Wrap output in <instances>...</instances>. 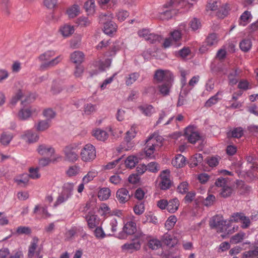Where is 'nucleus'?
Returning <instances> with one entry per match:
<instances>
[{
    "instance_id": "nucleus-20",
    "label": "nucleus",
    "mask_w": 258,
    "mask_h": 258,
    "mask_svg": "<svg viewBox=\"0 0 258 258\" xmlns=\"http://www.w3.org/2000/svg\"><path fill=\"white\" fill-rule=\"evenodd\" d=\"M138 108L140 112L146 116H151L155 112L154 107L150 104H143L138 106Z\"/></svg>"
},
{
    "instance_id": "nucleus-39",
    "label": "nucleus",
    "mask_w": 258,
    "mask_h": 258,
    "mask_svg": "<svg viewBox=\"0 0 258 258\" xmlns=\"http://www.w3.org/2000/svg\"><path fill=\"white\" fill-rule=\"evenodd\" d=\"M138 162V158L136 156H130L125 160V164L127 167L133 168L135 167Z\"/></svg>"
},
{
    "instance_id": "nucleus-54",
    "label": "nucleus",
    "mask_w": 258,
    "mask_h": 258,
    "mask_svg": "<svg viewBox=\"0 0 258 258\" xmlns=\"http://www.w3.org/2000/svg\"><path fill=\"white\" fill-rule=\"evenodd\" d=\"M163 46L165 48H168L170 46H173L174 47H177L181 45V43L176 44L170 36L168 38H166L163 43Z\"/></svg>"
},
{
    "instance_id": "nucleus-56",
    "label": "nucleus",
    "mask_w": 258,
    "mask_h": 258,
    "mask_svg": "<svg viewBox=\"0 0 258 258\" xmlns=\"http://www.w3.org/2000/svg\"><path fill=\"white\" fill-rule=\"evenodd\" d=\"M80 171V168L77 165H74L70 167L67 171V174L70 176L72 177L77 175Z\"/></svg>"
},
{
    "instance_id": "nucleus-58",
    "label": "nucleus",
    "mask_w": 258,
    "mask_h": 258,
    "mask_svg": "<svg viewBox=\"0 0 258 258\" xmlns=\"http://www.w3.org/2000/svg\"><path fill=\"white\" fill-rule=\"evenodd\" d=\"M43 116L50 121L51 119L53 118L56 115L55 111L51 108H47L44 110L43 112Z\"/></svg>"
},
{
    "instance_id": "nucleus-46",
    "label": "nucleus",
    "mask_w": 258,
    "mask_h": 258,
    "mask_svg": "<svg viewBox=\"0 0 258 258\" xmlns=\"http://www.w3.org/2000/svg\"><path fill=\"white\" fill-rule=\"evenodd\" d=\"M239 76L236 70L233 71L228 75L229 83L231 85H235L238 81Z\"/></svg>"
},
{
    "instance_id": "nucleus-42",
    "label": "nucleus",
    "mask_w": 258,
    "mask_h": 258,
    "mask_svg": "<svg viewBox=\"0 0 258 258\" xmlns=\"http://www.w3.org/2000/svg\"><path fill=\"white\" fill-rule=\"evenodd\" d=\"M140 74L138 73L135 72L130 74L128 77L126 78L125 84L127 86H131L139 78Z\"/></svg>"
},
{
    "instance_id": "nucleus-6",
    "label": "nucleus",
    "mask_w": 258,
    "mask_h": 258,
    "mask_svg": "<svg viewBox=\"0 0 258 258\" xmlns=\"http://www.w3.org/2000/svg\"><path fill=\"white\" fill-rule=\"evenodd\" d=\"M96 154L95 147L92 145L88 144L82 150L80 156L84 162H88L93 161L95 158Z\"/></svg>"
},
{
    "instance_id": "nucleus-23",
    "label": "nucleus",
    "mask_w": 258,
    "mask_h": 258,
    "mask_svg": "<svg viewBox=\"0 0 258 258\" xmlns=\"http://www.w3.org/2000/svg\"><path fill=\"white\" fill-rule=\"evenodd\" d=\"M71 61L76 64L81 63L84 59V53L80 51H75L70 56Z\"/></svg>"
},
{
    "instance_id": "nucleus-62",
    "label": "nucleus",
    "mask_w": 258,
    "mask_h": 258,
    "mask_svg": "<svg viewBox=\"0 0 258 258\" xmlns=\"http://www.w3.org/2000/svg\"><path fill=\"white\" fill-rule=\"evenodd\" d=\"M18 234H30L31 233V229L28 226H19L16 230Z\"/></svg>"
},
{
    "instance_id": "nucleus-57",
    "label": "nucleus",
    "mask_w": 258,
    "mask_h": 258,
    "mask_svg": "<svg viewBox=\"0 0 258 258\" xmlns=\"http://www.w3.org/2000/svg\"><path fill=\"white\" fill-rule=\"evenodd\" d=\"M228 12V8L227 5L219 7L217 12V16L221 18H224L227 15Z\"/></svg>"
},
{
    "instance_id": "nucleus-12",
    "label": "nucleus",
    "mask_w": 258,
    "mask_h": 258,
    "mask_svg": "<svg viewBox=\"0 0 258 258\" xmlns=\"http://www.w3.org/2000/svg\"><path fill=\"white\" fill-rule=\"evenodd\" d=\"M137 230L136 223L133 221H129L125 223L123 227L122 233H119L120 238H124V233L127 235H132Z\"/></svg>"
},
{
    "instance_id": "nucleus-7",
    "label": "nucleus",
    "mask_w": 258,
    "mask_h": 258,
    "mask_svg": "<svg viewBox=\"0 0 258 258\" xmlns=\"http://www.w3.org/2000/svg\"><path fill=\"white\" fill-rule=\"evenodd\" d=\"M137 134V130L135 126H132L130 130H128L126 133L125 137V142L126 143V145H124V144L122 145V149L124 151H128L131 150L134 146V143L131 142V141L134 139Z\"/></svg>"
},
{
    "instance_id": "nucleus-44",
    "label": "nucleus",
    "mask_w": 258,
    "mask_h": 258,
    "mask_svg": "<svg viewBox=\"0 0 258 258\" xmlns=\"http://www.w3.org/2000/svg\"><path fill=\"white\" fill-rule=\"evenodd\" d=\"M174 14L175 13L171 10H166L159 12L158 17L161 20H168L171 18Z\"/></svg>"
},
{
    "instance_id": "nucleus-49",
    "label": "nucleus",
    "mask_w": 258,
    "mask_h": 258,
    "mask_svg": "<svg viewBox=\"0 0 258 258\" xmlns=\"http://www.w3.org/2000/svg\"><path fill=\"white\" fill-rule=\"evenodd\" d=\"M189 28L192 31H196L201 27V23L199 19L194 18L189 23Z\"/></svg>"
},
{
    "instance_id": "nucleus-11",
    "label": "nucleus",
    "mask_w": 258,
    "mask_h": 258,
    "mask_svg": "<svg viewBox=\"0 0 258 258\" xmlns=\"http://www.w3.org/2000/svg\"><path fill=\"white\" fill-rule=\"evenodd\" d=\"M161 181L160 186L161 189L166 190L170 188L171 181L170 179V170L166 169L162 171L160 173Z\"/></svg>"
},
{
    "instance_id": "nucleus-61",
    "label": "nucleus",
    "mask_w": 258,
    "mask_h": 258,
    "mask_svg": "<svg viewBox=\"0 0 258 258\" xmlns=\"http://www.w3.org/2000/svg\"><path fill=\"white\" fill-rule=\"evenodd\" d=\"M145 211V206L144 203H140L136 205L134 208V211L137 215L142 214Z\"/></svg>"
},
{
    "instance_id": "nucleus-51",
    "label": "nucleus",
    "mask_w": 258,
    "mask_h": 258,
    "mask_svg": "<svg viewBox=\"0 0 258 258\" xmlns=\"http://www.w3.org/2000/svg\"><path fill=\"white\" fill-rule=\"evenodd\" d=\"M239 46L242 51H248L251 47V42L249 39H244L240 43Z\"/></svg>"
},
{
    "instance_id": "nucleus-48",
    "label": "nucleus",
    "mask_w": 258,
    "mask_h": 258,
    "mask_svg": "<svg viewBox=\"0 0 258 258\" xmlns=\"http://www.w3.org/2000/svg\"><path fill=\"white\" fill-rule=\"evenodd\" d=\"M221 93L218 92L215 95L210 98L206 102L205 106L207 107H211L213 105L216 104L221 98L218 97Z\"/></svg>"
},
{
    "instance_id": "nucleus-18",
    "label": "nucleus",
    "mask_w": 258,
    "mask_h": 258,
    "mask_svg": "<svg viewBox=\"0 0 258 258\" xmlns=\"http://www.w3.org/2000/svg\"><path fill=\"white\" fill-rule=\"evenodd\" d=\"M21 138L29 143H33L38 140V135L30 130L27 131L21 135Z\"/></svg>"
},
{
    "instance_id": "nucleus-19",
    "label": "nucleus",
    "mask_w": 258,
    "mask_h": 258,
    "mask_svg": "<svg viewBox=\"0 0 258 258\" xmlns=\"http://www.w3.org/2000/svg\"><path fill=\"white\" fill-rule=\"evenodd\" d=\"M86 219L90 229H94L99 224V220L96 215L88 213L86 216Z\"/></svg>"
},
{
    "instance_id": "nucleus-26",
    "label": "nucleus",
    "mask_w": 258,
    "mask_h": 258,
    "mask_svg": "<svg viewBox=\"0 0 258 258\" xmlns=\"http://www.w3.org/2000/svg\"><path fill=\"white\" fill-rule=\"evenodd\" d=\"M252 19V15L250 12L245 11L240 16L239 24L242 26H245L249 23Z\"/></svg>"
},
{
    "instance_id": "nucleus-59",
    "label": "nucleus",
    "mask_w": 258,
    "mask_h": 258,
    "mask_svg": "<svg viewBox=\"0 0 258 258\" xmlns=\"http://www.w3.org/2000/svg\"><path fill=\"white\" fill-rule=\"evenodd\" d=\"M128 16L129 14L128 12L122 10H119L116 14V17L119 22L124 21Z\"/></svg>"
},
{
    "instance_id": "nucleus-38",
    "label": "nucleus",
    "mask_w": 258,
    "mask_h": 258,
    "mask_svg": "<svg viewBox=\"0 0 258 258\" xmlns=\"http://www.w3.org/2000/svg\"><path fill=\"white\" fill-rule=\"evenodd\" d=\"M99 210L101 212V214L104 216H109V215H118L117 213L119 212H111L110 208L106 204H102L99 208Z\"/></svg>"
},
{
    "instance_id": "nucleus-35",
    "label": "nucleus",
    "mask_w": 258,
    "mask_h": 258,
    "mask_svg": "<svg viewBox=\"0 0 258 258\" xmlns=\"http://www.w3.org/2000/svg\"><path fill=\"white\" fill-rule=\"evenodd\" d=\"M80 12V9L78 5H74L67 10V14L70 18H74L78 16Z\"/></svg>"
},
{
    "instance_id": "nucleus-22",
    "label": "nucleus",
    "mask_w": 258,
    "mask_h": 258,
    "mask_svg": "<svg viewBox=\"0 0 258 258\" xmlns=\"http://www.w3.org/2000/svg\"><path fill=\"white\" fill-rule=\"evenodd\" d=\"M95 8L94 0H88L84 5V8L88 16H93L95 14Z\"/></svg>"
},
{
    "instance_id": "nucleus-34",
    "label": "nucleus",
    "mask_w": 258,
    "mask_h": 258,
    "mask_svg": "<svg viewBox=\"0 0 258 258\" xmlns=\"http://www.w3.org/2000/svg\"><path fill=\"white\" fill-rule=\"evenodd\" d=\"M197 1L198 0H171V3L175 7H182L186 4L193 5L196 4Z\"/></svg>"
},
{
    "instance_id": "nucleus-29",
    "label": "nucleus",
    "mask_w": 258,
    "mask_h": 258,
    "mask_svg": "<svg viewBox=\"0 0 258 258\" xmlns=\"http://www.w3.org/2000/svg\"><path fill=\"white\" fill-rule=\"evenodd\" d=\"M39 239L37 237H34L31 241L28 248V256L29 258H32L34 255L35 250L38 246Z\"/></svg>"
},
{
    "instance_id": "nucleus-13",
    "label": "nucleus",
    "mask_w": 258,
    "mask_h": 258,
    "mask_svg": "<svg viewBox=\"0 0 258 258\" xmlns=\"http://www.w3.org/2000/svg\"><path fill=\"white\" fill-rule=\"evenodd\" d=\"M116 198L120 204H124L130 199L129 191L125 188H120L116 191Z\"/></svg>"
},
{
    "instance_id": "nucleus-47",
    "label": "nucleus",
    "mask_w": 258,
    "mask_h": 258,
    "mask_svg": "<svg viewBox=\"0 0 258 258\" xmlns=\"http://www.w3.org/2000/svg\"><path fill=\"white\" fill-rule=\"evenodd\" d=\"M232 188L231 187L226 185L220 189L219 195L221 197L225 198L230 197L232 195Z\"/></svg>"
},
{
    "instance_id": "nucleus-9",
    "label": "nucleus",
    "mask_w": 258,
    "mask_h": 258,
    "mask_svg": "<svg viewBox=\"0 0 258 258\" xmlns=\"http://www.w3.org/2000/svg\"><path fill=\"white\" fill-rule=\"evenodd\" d=\"M107 16L106 14H101L100 15V21L102 23L104 24V32L108 35H111L116 31L117 26L116 24L112 21L106 22L104 23L103 20L105 19Z\"/></svg>"
},
{
    "instance_id": "nucleus-33",
    "label": "nucleus",
    "mask_w": 258,
    "mask_h": 258,
    "mask_svg": "<svg viewBox=\"0 0 258 258\" xmlns=\"http://www.w3.org/2000/svg\"><path fill=\"white\" fill-rule=\"evenodd\" d=\"M111 195V190L108 187L101 188L98 193V197L101 201H105L109 198Z\"/></svg>"
},
{
    "instance_id": "nucleus-32",
    "label": "nucleus",
    "mask_w": 258,
    "mask_h": 258,
    "mask_svg": "<svg viewBox=\"0 0 258 258\" xmlns=\"http://www.w3.org/2000/svg\"><path fill=\"white\" fill-rule=\"evenodd\" d=\"M50 126V121L48 120H41L35 124L37 131L43 132Z\"/></svg>"
},
{
    "instance_id": "nucleus-27",
    "label": "nucleus",
    "mask_w": 258,
    "mask_h": 258,
    "mask_svg": "<svg viewBox=\"0 0 258 258\" xmlns=\"http://www.w3.org/2000/svg\"><path fill=\"white\" fill-rule=\"evenodd\" d=\"M59 31L63 37H67L74 33L75 29L73 26L65 24L60 27Z\"/></svg>"
},
{
    "instance_id": "nucleus-37",
    "label": "nucleus",
    "mask_w": 258,
    "mask_h": 258,
    "mask_svg": "<svg viewBox=\"0 0 258 258\" xmlns=\"http://www.w3.org/2000/svg\"><path fill=\"white\" fill-rule=\"evenodd\" d=\"M98 172L96 170L93 169L89 171L86 175H85L82 178V181L84 183H88L91 182L93 179L97 176Z\"/></svg>"
},
{
    "instance_id": "nucleus-24",
    "label": "nucleus",
    "mask_w": 258,
    "mask_h": 258,
    "mask_svg": "<svg viewBox=\"0 0 258 258\" xmlns=\"http://www.w3.org/2000/svg\"><path fill=\"white\" fill-rule=\"evenodd\" d=\"M29 176L27 174H22L14 178V181L20 187H25L29 181Z\"/></svg>"
},
{
    "instance_id": "nucleus-14",
    "label": "nucleus",
    "mask_w": 258,
    "mask_h": 258,
    "mask_svg": "<svg viewBox=\"0 0 258 258\" xmlns=\"http://www.w3.org/2000/svg\"><path fill=\"white\" fill-rule=\"evenodd\" d=\"M227 220H224L220 215L214 216L210 221V225L212 228H223V226L226 224Z\"/></svg>"
},
{
    "instance_id": "nucleus-55",
    "label": "nucleus",
    "mask_w": 258,
    "mask_h": 258,
    "mask_svg": "<svg viewBox=\"0 0 258 258\" xmlns=\"http://www.w3.org/2000/svg\"><path fill=\"white\" fill-rule=\"evenodd\" d=\"M181 32L179 31V30H177L176 29L174 30L173 31L170 32V37L173 40L176 44L177 43H181L179 42V40L181 38Z\"/></svg>"
},
{
    "instance_id": "nucleus-28",
    "label": "nucleus",
    "mask_w": 258,
    "mask_h": 258,
    "mask_svg": "<svg viewBox=\"0 0 258 258\" xmlns=\"http://www.w3.org/2000/svg\"><path fill=\"white\" fill-rule=\"evenodd\" d=\"M179 202L177 198H174L168 202L167 211L170 213H175L178 209Z\"/></svg>"
},
{
    "instance_id": "nucleus-17",
    "label": "nucleus",
    "mask_w": 258,
    "mask_h": 258,
    "mask_svg": "<svg viewBox=\"0 0 258 258\" xmlns=\"http://www.w3.org/2000/svg\"><path fill=\"white\" fill-rule=\"evenodd\" d=\"M218 37L216 34L212 33L210 34L206 38L205 41V46H203L202 49H208L211 46H215L218 43Z\"/></svg>"
},
{
    "instance_id": "nucleus-25",
    "label": "nucleus",
    "mask_w": 258,
    "mask_h": 258,
    "mask_svg": "<svg viewBox=\"0 0 258 258\" xmlns=\"http://www.w3.org/2000/svg\"><path fill=\"white\" fill-rule=\"evenodd\" d=\"M185 158L181 154L177 155L172 161V164L176 168H181L185 165Z\"/></svg>"
},
{
    "instance_id": "nucleus-31",
    "label": "nucleus",
    "mask_w": 258,
    "mask_h": 258,
    "mask_svg": "<svg viewBox=\"0 0 258 258\" xmlns=\"http://www.w3.org/2000/svg\"><path fill=\"white\" fill-rule=\"evenodd\" d=\"M163 242L169 247L174 246L177 243V239L169 234H165L162 238Z\"/></svg>"
},
{
    "instance_id": "nucleus-2",
    "label": "nucleus",
    "mask_w": 258,
    "mask_h": 258,
    "mask_svg": "<svg viewBox=\"0 0 258 258\" xmlns=\"http://www.w3.org/2000/svg\"><path fill=\"white\" fill-rule=\"evenodd\" d=\"M75 184L73 182H66L63 184L61 191L58 193V195L55 201L53 207H57L71 199L73 195V191Z\"/></svg>"
},
{
    "instance_id": "nucleus-36",
    "label": "nucleus",
    "mask_w": 258,
    "mask_h": 258,
    "mask_svg": "<svg viewBox=\"0 0 258 258\" xmlns=\"http://www.w3.org/2000/svg\"><path fill=\"white\" fill-rule=\"evenodd\" d=\"M220 2L219 0H208L206 7L207 10L216 11L220 7Z\"/></svg>"
},
{
    "instance_id": "nucleus-3",
    "label": "nucleus",
    "mask_w": 258,
    "mask_h": 258,
    "mask_svg": "<svg viewBox=\"0 0 258 258\" xmlns=\"http://www.w3.org/2000/svg\"><path fill=\"white\" fill-rule=\"evenodd\" d=\"M162 138L155 134L151 135L146 140L144 152L146 156L152 159L154 157V153L156 147L162 145Z\"/></svg>"
},
{
    "instance_id": "nucleus-5",
    "label": "nucleus",
    "mask_w": 258,
    "mask_h": 258,
    "mask_svg": "<svg viewBox=\"0 0 258 258\" xmlns=\"http://www.w3.org/2000/svg\"><path fill=\"white\" fill-rule=\"evenodd\" d=\"M80 143H75L66 146L64 149V157L66 160L69 162H75L78 159V154L77 153Z\"/></svg>"
},
{
    "instance_id": "nucleus-4",
    "label": "nucleus",
    "mask_w": 258,
    "mask_h": 258,
    "mask_svg": "<svg viewBox=\"0 0 258 258\" xmlns=\"http://www.w3.org/2000/svg\"><path fill=\"white\" fill-rule=\"evenodd\" d=\"M148 236L142 232L136 233L131 242L126 243L121 246V248L124 251L133 252L134 251L140 249L142 243L147 240Z\"/></svg>"
},
{
    "instance_id": "nucleus-16",
    "label": "nucleus",
    "mask_w": 258,
    "mask_h": 258,
    "mask_svg": "<svg viewBox=\"0 0 258 258\" xmlns=\"http://www.w3.org/2000/svg\"><path fill=\"white\" fill-rule=\"evenodd\" d=\"M92 135L97 140L100 141H105L108 138V134L107 132L100 128H96L93 130Z\"/></svg>"
},
{
    "instance_id": "nucleus-52",
    "label": "nucleus",
    "mask_w": 258,
    "mask_h": 258,
    "mask_svg": "<svg viewBox=\"0 0 258 258\" xmlns=\"http://www.w3.org/2000/svg\"><path fill=\"white\" fill-rule=\"evenodd\" d=\"M220 157L218 156L209 157L207 159V163L211 167L218 165Z\"/></svg>"
},
{
    "instance_id": "nucleus-53",
    "label": "nucleus",
    "mask_w": 258,
    "mask_h": 258,
    "mask_svg": "<svg viewBox=\"0 0 258 258\" xmlns=\"http://www.w3.org/2000/svg\"><path fill=\"white\" fill-rule=\"evenodd\" d=\"M170 82L162 84L158 87L160 93L163 96L169 95L170 92Z\"/></svg>"
},
{
    "instance_id": "nucleus-30",
    "label": "nucleus",
    "mask_w": 258,
    "mask_h": 258,
    "mask_svg": "<svg viewBox=\"0 0 258 258\" xmlns=\"http://www.w3.org/2000/svg\"><path fill=\"white\" fill-rule=\"evenodd\" d=\"M14 136L10 132H3L0 137V143L4 146H7L10 144Z\"/></svg>"
},
{
    "instance_id": "nucleus-21",
    "label": "nucleus",
    "mask_w": 258,
    "mask_h": 258,
    "mask_svg": "<svg viewBox=\"0 0 258 258\" xmlns=\"http://www.w3.org/2000/svg\"><path fill=\"white\" fill-rule=\"evenodd\" d=\"M36 109L34 108H22L18 112V117L21 120H26L29 118L32 113L36 112Z\"/></svg>"
},
{
    "instance_id": "nucleus-8",
    "label": "nucleus",
    "mask_w": 258,
    "mask_h": 258,
    "mask_svg": "<svg viewBox=\"0 0 258 258\" xmlns=\"http://www.w3.org/2000/svg\"><path fill=\"white\" fill-rule=\"evenodd\" d=\"M173 76L172 73L169 70H158L154 75V79L158 82L163 81L170 82L173 80Z\"/></svg>"
},
{
    "instance_id": "nucleus-40",
    "label": "nucleus",
    "mask_w": 258,
    "mask_h": 258,
    "mask_svg": "<svg viewBox=\"0 0 258 258\" xmlns=\"http://www.w3.org/2000/svg\"><path fill=\"white\" fill-rule=\"evenodd\" d=\"M245 233L243 232H240L232 236L230 240L232 244H237L241 242L245 237Z\"/></svg>"
},
{
    "instance_id": "nucleus-60",
    "label": "nucleus",
    "mask_w": 258,
    "mask_h": 258,
    "mask_svg": "<svg viewBox=\"0 0 258 258\" xmlns=\"http://www.w3.org/2000/svg\"><path fill=\"white\" fill-rule=\"evenodd\" d=\"M177 221L176 217L174 216H170L165 222V225L167 229H170L172 228Z\"/></svg>"
},
{
    "instance_id": "nucleus-63",
    "label": "nucleus",
    "mask_w": 258,
    "mask_h": 258,
    "mask_svg": "<svg viewBox=\"0 0 258 258\" xmlns=\"http://www.w3.org/2000/svg\"><path fill=\"white\" fill-rule=\"evenodd\" d=\"M119 50V46L117 43H114L111 45L110 49L107 52V55L108 56H114L116 52Z\"/></svg>"
},
{
    "instance_id": "nucleus-43",
    "label": "nucleus",
    "mask_w": 258,
    "mask_h": 258,
    "mask_svg": "<svg viewBox=\"0 0 258 258\" xmlns=\"http://www.w3.org/2000/svg\"><path fill=\"white\" fill-rule=\"evenodd\" d=\"M29 178L33 179H37L41 176L39 172V168L38 167H30L29 169Z\"/></svg>"
},
{
    "instance_id": "nucleus-10",
    "label": "nucleus",
    "mask_w": 258,
    "mask_h": 258,
    "mask_svg": "<svg viewBox=\"0 0 258 258\" xmlns=\"http://www.w3.org/2000/svg\"><path fill=\"white\" fill-rule=\"evenodd\" d=\"M184 134L186 138L192 144L196 143L201 138L199 133L193 126L187 127L185 130Z\"/></svg>"
},
{
    "instance_id": "nucleus-50",
    "label": "nucleus",
    "mask_w": 258,
    "mask_h": 258,
    "mask_svg": "<svg viewBox=\"0 0 258 258\" xmlns=\"http://www.w3.org/2000/svg\"><path fill=\"white\" fill-rule=\"evenodd\" d=\"M161 245V241L156 238H153L148 241V246L150 248L153 250L159 248Z\"/></svg>"
},
{
    "instance_id": "nucleus-64",
    "label": "nucleus",
    "mask_w": 258,
    "mask_h": 258,
    "mask_svg": "<svg viewBox=\"0 0 258 258\" xmlns=\"http://www.w3.org/2000/svg\"><path fill=\"white\" fill-rule=\"evenodd\" d=\"M78 23L80 26L87 27L91 24V21L88 17L81 16L78 19Z\"/></svg>"
},
{
    "instance_id": "nucleus-1",
    "label": "nucleus",
    "mask_w": 258,
    "mask_h": 258,
    "mask_svg": "<svg viewBox=\"0 0 258 258\" xmlns=\"http://www.w3.org/2000/svg\"><path fill=\"white\" fill-rule=\"evenodd\" d=\"M54 51H47L39 55L38 59L40 61L44 62L40 66V69L41 71H44L49 68L54 67L62 60V56L61 55H59L49 61L50 58L54 56Z\"/></svg>"
},
{
    "instance_id": "nucleus-41",
    "label": "nucleus",
    "mask_w": 258,
    "mask_h": 258,
    "mask_svg": "<svg viewBox=\"0 0 258 258\" xmlns=\"http://www.w3.org/2000/svg\"><path fill=\"white\" fill-rule=\"evenodd\" d=\"M97 110L96 105H94L91 103H88L84 105V113L85 115H91L95 112Z\"/></svg>"
},
{
    "instance_id": "nucleus-45",
    "label": "nucleus",
    "mask_w": 258,
    "mask_h": 258,
    "mask_svg": "<svg viewBox=\"0 0 258 258\" xmlns=\"http://www.w3.org/2000/svg\"><path fill=\"white\" fill-rule=\"evenodd\" d=\"M60 158L61 157L58 155H55L54 158H43L39 160V164L42 167H44L48 165L50 162H54L57 159H60Z\"/></svg>"
},
{
    "instance_id": "nucleus-15",
    "label": "nucleus",
    "mask_w": 258,
    "mask_h": 258,
    "mask_svg": "<svg viewBox=\"0 0 258 258\" xmlns=\"http://www.w3.org/2000/svg\"><path fill=\"white\" fill-rule=\"evenodd\" d=\"M38 153L43 156H49L51 158L54 154V150L50 146L44 144L40 145L37 148Z\"/></svg>"
}]
</instances>
